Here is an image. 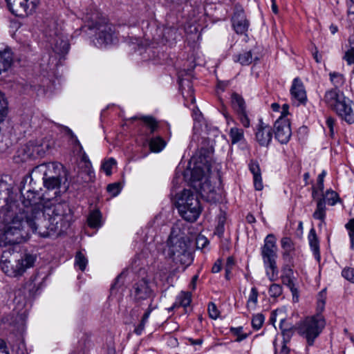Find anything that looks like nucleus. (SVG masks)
Returning a JSON list of instances; mask_svg holds the SVG:
<instances>
[{"instance_id": "nucleus-1", "label": "nucleus", "mask_w": 354, "mask_h": 354, "mask_svg": "<svg viewBox=\"0 0 354 354\" xmlns=\"http://www.w3.org/2000/svg\"><path fill=\"white\" fill-rule=\"evenodd\" d=\"M214 152V145L211 140H203L199 150V156L194 163L191 173L192 186L200 193L202 198L210 203L218 200V194L209 179L212 160L209 156Z\"/></svg>"}, {"instance_id": "nucleus-2", "label": "nucleus", "mask_w": 354, "mask_h": 354, "mask_svg": "<svg viewBox=\"0 0 354 354\" xmlns=\"http://www.w3.org/2000/svg\"><path fill=\"white\" fill-rule=\"evenodd\" d=\"M23 214H14L8 210L0 225V243L4 246L24 243L28 240L32 233L39 234L37 223Z\"/></svg>"}, {"instance_id": "nucleus-3", "label": "nucleus", "mask_w": 354, "mask_h": 354, "mask_svg": "<svg viewBox=\"0 0 354 354\" xmlns=\"http://www.w3.org/2000/svg\"><path fill=\"white\" fill-rule=\"evenodd\" d=\"M72 220V213L66 202L50 203L42 209L41 221L37 222L39 227V235L48 237L57 231H62L69 225Z\"/></svg>"}, {"instance_id": "nucleus-4", "label": "nucleus", "mask_w": 354, "mask_h": 354, "mask_svg": "<svg viewBox=\"0 0 354 354\" xmlns=\"http://www.w3.org/2000/svg\"><path fill=\"white\" fill-rule=\"evenodd\" d=\"M165 253L176 263L189 265L192 261V257L188 251V245L184 234L178 226L172 228Z\"/></svg>"}, {"instance_id": "nucleus-5", "label": "nucleus", "mask_w": 354, "mask_h": 354, "mask_svg": "<svg viewBox=\"0 0 354 354\" xmlns=\"http://www.w3.org/2000/svg\"><path fill=\"white\" fill-rule=\"evenodd\" d=\"M23 197L22 204L24 208L19 214H23L24 216H29L37 222L41 221L42 209V196L41 193L34 189L29 188L26 189L25 187L21 189Z\"/></svg>"}, {"instance_id": "nucleus-6", "label": "nucleus", "mask_w": 354, "mask_h": 354, "mask_svg": "<svg viewBox=\"0 0 354 354\" xmlns=\"http://www.w3.org/2000/svg\"><path fill=\"white\" fill-rule=\"evenodd\" d=\"M176 205L180 216L187 221H195L201 212L198 198L188 189H184L178 196Z\"/></svg>"}, {"instance_id": "nucleus-7", "label": "nucleus", "mask_w": 354, "mask_h": 354, "mask_svg": "<svg viewBox=\"0 0 354 354\" xmlns=\"http://www.w3.org/2000/svg\"><path fill=\"white\" fill-rule=\"evenodd\" d=\"M277 250L276 238L273 234H268L265 239L264 245L261 249V255L266 274L270 281H274L278 276L276 263Z\"/></svg>"}, {"instance_id": "nucleus-8", "label": "nucleus", "mask_w": 354, "mask_h": 354, "mask_svg": "<svg viewBox=\"0 0 354 354\" xmlns=\"http://www.w3.org/2000/svg\"><path fill=\"white\" fill-rule=\"evenodd\" d=\"M90 28H96L95 45L104 47L113 44L117 40L115 28L113 25L106 22H95L89 26Z\"/></svg>"}, {"instance_id": "nucleus-9", "label": "nucleus", "mask_w": 354, "mask_h": 354, "mask_svg": "<svg viewBox=\"0 0 354 354\" xmlns=\"http://www.w3.org/2000/svg\"><path fill=\"white\" fill-rule=\"evenodd\" d=\"M288 104L283 105L281 115L274 125L275 138L281 144H286L292 136L290 122L286 117L288 115Z\"/></svg>"}, {"instance_id": "nucleus-10", "label": "nucleus", "mask_w": 354, "mask_h": 354, "mask_svg": "<svg viewBox=\"0 0 354 354\" xmlns=\"http://www.w3.org/2000/svg\"><path fill=\"white\" fill-rule=\"evenodd\" d=\"M44 168V185L48 189H55L61 185V174L64 173L63 166L61 164L51 162L41 166Z\"/></svg>"}, {"instance_id": "nucleus-11", "label": "nucleus", "mask_w": 354, "mask_h": 354, "mask_svg": "<svg viewBox=\"0 0 354 354\" xmlns=\"http://www.w3.org/2000/svg\"><path fill=\"white\" fill-rule=\"evenodd\" d=\"M8 10L15 16L24 17L37 6L39 0H5Z\"/></svg>"}, {"instance_id": "nucleus-12", "label": "nucleus", "mask_w": 354, "mask_h": 354, "mask_svg": "<svg viewBox=\"0 0 354 354\" xmlns=\"http://www.w3.org/2000/svg\"><path fill=\"white\" fill-rule=\"evenodd\" d=\"M255 138L257 142L263 147H268L272 139V127L259 120L256 127Z\"/></svg>"}, {"instance_id": "nucleus-13", "label": "nucleus", "mask_w": 354, "mask_h": 354, "mask_svg": "<svg viewBox=\"0 0 354 354\" xmlns=\"http://www.w3.org/2000/svg\"><path fill=\"white\" fill-rule=\"evenodd\" d=\"M335 111L348 124L354 123V102L349 98L339 104Z\"/></svg>"}, {"instance_id": "nucleus-14", "label": "nucleus", "mask_w": 354, "mask_h": 354, "mask_svg": "<svg viewBox=\"0 0 354 354\" xmlns=\"http://www.w3.org/2000/svg\"><path fill=\"white\" fill-rule=\"evenodd\" d=\"M48 37V42L55 53L64 54L68 52L69 44L68 40L61 33L57 32L49 33Z\"/></svg>"}, {"instance_id": "nucleus-15", "label": "nucleus", "mask_w": 354, "mask_h": 354, "mask_svg": "<svg viewBox=\"0 0 354 354\" xmlns=\"http://www.w3.org/2000/svg\"><path fill=\"white\" fill-rule=\"evenodd\" d=\"M348 99L344 93L339 89L331 88L328 90L324 95L325 102L333 110L335 111L339 104H342L344 100Z\"/></svg>"}, {"instance_id": "nucleus-16", "label": "nucleus", "mask_w": 354, "mask_h": 354, "mask_svg": "<svg viewBox=\"0 0 354 354\" xmlns=\"http://www.w3.org/2000/svg\"><path fill=\"white\" fill-rule=\"evenodd\" d=\"M290 93L293 100L297 101L298 104H305L307 101L306 92L301 80L295 78L290 88Z\"/></svg>"}, {"instance_id": "nucleus-17", "label": "nucleus", "mask_w": 354, "mask_h": 354, "mask_svg": "<svg viewBox=\"0 0 354 354\" xmlns=\"http://www.w3.org/2000/svg\"><path fill=\"white\" fill-rule=\"evenodd\" d=\"M281 281L284 285L290 288L292 295L293 301L297 302L299 301V292L295 286L293 271L291 268L288 267L283 268L282 270Z\"/></svg>"}, {"instance_id": "nucleus-18", "label": "nucleus", "mask_w": 354, "mask_h": 354, "mask_svg": "<svg viewBox=\"0 0 354 354\" xmlns=\"http://www.w3.org/2000/svg\"><path fill=\"white\" fill-rule=\"evenodd\" d=\"M37 259L35 254L25 251L21 253L20 257L16 261L20 276L28 269L32 268Z\"/></svg>"}, {"instance_id": "nucleus-19", "label": "nucleus", "mask_w": 354, "mask_h": 354, "mask_svg": "<svg viewBox=\"0 0 354 354\" xmlns=\"http://www.w3.org/2000/svg\"><path fill=\"white\" fill-rule=\"evenodd\" d=\"M151 293V290L148 286V283L145 280H141L136 283L131 290V296L136 301L147 299Z\"/></svg>"}, {"instance_id": "nucleus-20", "label": "nucleus", "mask_w": 354, "mask_h": 354, "mask_svg": "<svg viewBox=\"0 0 354 354\" xmlns=\"http://www.w3.org/2000/svg\"><path fill=\"white\" fill-rule=\"evenodd\" d=\"M306 332H318L322 330L325 326L326 322L320 315L307 317L303 322Z\"/></svg>"}, {"instance_id": "nucleus-21", "label": "nucleus", "mask_w": 354, "mask_h": 354, "mask_svg": "<svg viewBox=\"0 0 354 354\" xmlns=\"http://www.w3.org/2000/svg\"><path fill=\"white\" fill-rule=\"evenodd\" d=\"M13 62V57L11 49L6 47L0 48V75L7 72Z\"/></svg>"}, {"instance_id": "nucleus-22", "label": "nucleus", "mask_w": 354, "mask_h": 354, "mask_svg": "<svg viewBox=\"0 0 354 354\" xmlns=\"http://www.w3.org/2000/svg\"><path fill=\"white\" fill-rule=\"evenodd\" d=\"M234 29L238 34L245 33L248 28L249 23L243 11H238L232 17Z\"/></svg>"}, {"instance_id": "nucleus-23", "label": "nucleus", "mask_w": 354, "mask_h": 354, "mask_svg": "<svg viewBox=\"0 0 354 354\" xmlns=\"http://www.w3.org/2000/svg\"><path fill=\"white\" fill-rule=\"evenodd\" d=\"M290 339V333H278L273 342L275 354H288L289 349L286 346V344Z\"/></svg>"}, {"instance_id": "nucleus-24", "label": "nucleus", "mask_w": 354, "mask_h": 354, "mask_svg": "<svg viewBox=\"0 0 354 354\" xmlns=\"http://www.w3.org/2000/svg\"><path fill=\"white\" fill-rule=\"evenodd\" d=\"M12 187L6 180L0 178V204L3 203L6 207L5 209L9 210V208H12V205L9 203L11 197Z\"/></svg>"}, {"instance_id": "nucleus-25", "label": "nucleus", "mask_w": 354, "mask_h": 354, "mask_svg": "<svg viewBox=\"0 0 354 354\" xmlns=\"http://www.w3.org/2000/svg\"><path fill=\"white\" fill-rule=\"evenodd\" d=\"M26 147L29 151L28 157H34L35 155L42 156L49 149L50 144L46 142L41 143L30 142Z\"/></svg>"}, {"instance_id": "nucleus-26", "label": "nucleus", "mask_w": 354, "mask_h": 354, "mask_svg": "<svg viewBox=\"0 0 354 354\" xmlns=\"http://www.w3.org/2000/svg\"><path fill=\"white\" fill-rule=\"evenodd\" d=\"M0 265L3 272L8 276L14 277L20 276L16 261L14 264L10 261L4 260L1 261Z\"/></svg>"}, {"instance_id": "nucleus-27", "label": "nucleus", "mask_w": 354, "mask_h": 354, "mask_svg": "<svg viewBox=\"0 0 354 354\" xmlns=\"http://www.w3.org/2000/svg\"><path fill=\"white\" fill-rule=\"evenodd\" d=\"M311 250L317 261L320 260L319 244L314 229H311L308 235Z\"/></svg>"}, {"instance_id": "nucleus-28", "label": "nucleus", "mask_w": 354, "mask_h": 354, "mask_svg": "<svg viewBox=\"0 0 354 354\" xmlns=\"http://www.w3.org/2000/svg\"><path fill=\"white\" fill-rule=\"evenodd\" d=\"M180 88L182 91V94L183 97L186 99L187 97L190 98V102L192 103L195 102V98L193 96V91L192 89V86L189 82H185L184 80H180L179 82Z\"/></svg>"}, {"instance_id": "nucleus-29", "label": "nucleus", "mask_w": 354, "mask_h": 354, "mask_svg": "<svg viewBox=\"0 0 354 354\" xmlns=\"http://www.w3.org/2000/svg\"><path fill=\"white\" fill-rule=\"evenodd\" d=\"M330 81L334 85L336 89L342 86L346 81L345 77L343 74L338 72H331L329 73Z\"/></svg>"}, {"instance_id": "nucleus-30", "label": "nucleus", "mask_w": 354, "mask_h": 354, "mask_svg": "<svg viewBox=\"0 0 354 354\" xmlns=\"http://www.w3.org/2000/svg\"><path fill=\"white\" fill-rule=\"evenodd\" d=\"M229 136L232 143L236 144L244 139V131L242 129L234 127L230 129Z\"/></svg>"}, {"instance_id": "nucleus-31", "label": "nucleus", "mask_w": 354, "mask_h": 354, "mask_svg": "<svg viewBox=\"0 0 354 354\" xmlns=\"http://www.w3.org/2000/svg\"><path fill=\"white\" fill-rule=\"evenodd\" d=\"M192 295L188 292H180L176 298L175 306H188L192 301Z\"/></svg>"}, {"instance_id": "nucleus-32", "label": "nucleus", "mask_w": 354, "mask_h": 354, "mask_svg": "<svg viewBox=\"0 0 354 354\" xmlns=\"http://www.w3.org/2000/svg\"><path fill=\"white\" fill-rule=\"evenodd\" d=\"M282 249L284 250L283 256L288 257L294 251L295 247L292 240L289 237H283L281 240Z\"/></svg>"}, {"instance_id": "nucleus-33", "label": "nucleus", "mask_w": 354, "mask_h": 354, "mask_svg": "<svg viewBox=\"0 0 354 354\" xmlns=\"http://www.w3.org/2000/svg\"><path fill=\"white\" fill-rule=\"evenodd\" d=\"M315 219H325L326 218V205L323 200H318L317 203V207L313 214Z\"/></svg>"}, {"instance_id": "nucleus-34", "label": "nucleus", "mask_w": 354, "mask_h": 354, "mask_svg": "<svg viewBox=\"0 0 354 354\" xmlns=\"http://www.w3.org/2000/svg\"><path fill=\"white\" fill-rule=\"evenodd\" d=\"M88 223L91 227H98L101 225V214L98 210L92 212L88 217Z\"/></svg>"}, {"instance_id": "nucleus-35", "label": "nucleus", "mask_w": 354, "mask_h": 354, "mask_svg": "<svg viewBox=\"0 0 354 354\" xmlns=\"http://www.w3.org/2000/svg\"><path fill=\"white\" fill-rule=\"evenodd\" d=\"M319 200H323L324 201V205L328 204L333 206L337 203L338 200V195L334 191L328 190L323 196V197Z\"/></svg>"}, {"instance_id": "nucleus-36", "label": "nucleus", "mask_w": 354, "mask_h": 354, "mask_svg": "<svg viewBox=\"0 0 354 354\" xmlns=\"http://www.w3.org/2000/svg\"><path fill=\"white\" fill-rule=\"evenodd\" d=\"M234 60L236 62H239L241 65H249L252 62V53L250 51L243 52L236 55Z\"/></svg>"}, {"instance_id": "nucleus-37", "label": "nucleus", "mask_w": 354, "mask_h": 354, "mask_svg": "<svg viewBox=\"0 0 354 354\" xmlns=\"http://www.w3.org/2000/svg\"><path fill=\"white\" fill-rule=\"evenodd\" d=\"M232 103L236 109L237 113L245 110V102L243 99L237 94H233L232 96Z\"/></svg>"}, {"instance_id": "nucleus-38", "label": "nucleus", "mask_w": 354, "mask_h": 354, "mask_svg": "<svg viewBox=\"0 0 354 354\" xmlns=\"http://www.w3.org/2000/svg\"><path fill=\"white\" fill-rule=\"evenodd\" d=\"M345 227L348 232L351 243V249L354 250V218L350 219L346 223Z\"/></svg>"}, {"instance_id": "nucleus-39", "label": "nucleus", "mask_w": 354, "mask_h": 354, "mask_svg": "<svg viewBox=\"0 0 354 354\" xmlns=\"http://www.w3.org/2000/svg\"><path fill=\"white\" fill-rule=\"evenodd\" d=\"M258 295L257 289L255 287L252 288L247 303L248 308H254L256 306L258 301Z\"/></svg>"}, {"instance_id": "nucleus-40", "label": "nucleus", "mask_w": 354, "mask_h": 354, "mask_svg": "<svg viewBox=\"0 0 354 354\" xmlns=\"http://www.w3.org/2000/svg\"><path fill=\"white\" fill-rule=\"evenodd\" d=\"M87 263L88 260L84 255L81 252H78L75 256V265L77 266L82 271H84L86 269Z\"/></svg>"}, {"instance_id": "nucleus-41", "label": "nucleus", "mask_w": 354, "mask_h": 354, "mask_svg": "<svg viewBox=\"0 0 354 354\" xmlns=\"http://www.w3.org/2000/svg\"><path fill=\"white\" fill-rule=\"evenodd\" d=\"M264 320H265V317L261 313H258V314L254 315L252 319V328L256 330H259L261 328V327L262 326V325L264 322Z\"/></svg>"}, {"instance_id": "nucleus-42", "label": "nucleus", "mask_w": 354, "mask_h": 354, "mask_svg": "<svg viewBox=\"0 0 354 354\" xmlns=\"http://www.w3.org/2000/svg\"><path fill=\"white\" fill-rule=\"evenodd\" d=\"M115 160L113 158H110L102 163V169L107 176H110L111 174L113 166L115 165Z\"/></svg>"}, {"instance_id": "nucleus-43", "label": "nucleus", "mask_w": 354, "mask_h": 354, "mask_svg": "<svg viewBox=\"0 0 354 354\" xmlns=\"http://www.w3.org/2000/svg\"><path fill=\"white\" fill-rule=\"evenodd\" d=\"M238 114V118L240 121V122L241 123V124L245 127V128H248L250 127V120L245 112V111H239L237 113Z\"/></svg>"}, {"instance_id": "nucleus-44", "label": "nucleus", "mask_w": 354, "mask_h": 354, "mask_svg": "<svg viewBox=\"0 0 354 354\" xmlns=\"http://www.w3.org/2000/svg\"><path fill=\"white\" fill-rule=\"evenodd\" d=\"M342 275L345 279H346L352 283H354V268H353L348 267V268H344L342 272Z\"/></svg>"}, {"instance_id": "nucleus-45", "label": "nucleus", "mask_w": 354, "mask_h": 354, "mask_svg": "<svg viewBox=\"0 0 354 354\" xmlns=\"http://www.w3.org/2000/svg\"><path fill=\"white\" fill-rule=\"evenodd\" d=\"M235 264L234 259L232 257H229L227 259V261L225 266V278L227 279H230V275L231 273V271Z\"/></svg>"}, {"instance_id": "nucleus-46", "label": "nucleus", "mask_w": 354, "mask_h": 354, "mask_svg": "<svg viewBox=\"0 0 354 354\" xmlns=\"http://www.w3.org/2000/svg\"><path fill=\"white\" fill-rule=\"evenodd\" d=\"M282 293V288L277 283H273L270 286L269 289V294L272 297H277Z\"/></svg>"}, {"instance_id": "nucleus-47", "label": "nucleus", "mask_w": 354, "mask_h": 354, "mask_svg": "<svg viewBox=\"0 0 354 354\" xmlns=\"http://www.w3.org/2000/svg\"><path fill=\"white\" fill-rule=\"evenodd\" d=\"M325 301H326V292L324 290L322 291L319 294L318 299H317V310L319 312H322L324 309L325 306Z\"/></svg>"}, {"instance_id": "nucleus-48", "label": "nucleus", "mask_w": 354, "mask_h": 354, "mask_svg": "<svg viewBox=\"0 0 354 354\" xmlns=\"http://www.w3.org/2000/svg\"><path fill=\"white\" fill-rule=\"evenodd\" d=\"M140 119L144 122L145 125L150 129L151 132H153L155 129V120L152 117L143 116Z\"/></svg>"}, {"instance_id": "nucleus-49", "label": "nucleus", "mask_w": 354, "mask_h": 354, "mask_svg": "<svg viewBox=\"0 0 354 354\" xmlns=\"http://www.w3.org/2000/svg\"><path fill=\"white\" fill-rule=\"evenodd\" d=\"M209 243L207 239L203 235H198L196 240V247L198 249H203Z\"/></svg>"}, {"instance_id": "nucleus-50", "label": "nucleus", "mask_w": 354, "mask_h": 354, "mask_svg": "<svg viewBox=\"0 0 354 354\" xmlns=\"http://www.w3.org/2000/svg\"><path fill=\"white\" fill-rule=\"evenodd\" d=\"M107 192L112 196H116L120 192V185L118 183L110 184L107 186Z\"/></svg>"}, {"instance_id": "nucleus-51", "label": "nucleus", "mask_w": 354, "mask_h": 354, "mask_svg": "<svg viewBox=\"0 0 354 354\" xmlns=\"http://www.w3.org/2000/svg\"><path fill=\"white\" fill-rule=\"evenodd\" d=\"M208 313L209 317L213 319H216L218 317L219 312L214 304L210 303L208 305Z\"/></svg>"}, {"instance_id": "nucleus-52", "label": "nucleus", "mask_w": 354, "mask_h": 354, "mask_svg": "<svg viewBox=\"0 0 354 354\" xmlns=\"http://www.w3.org/2000/svg\"><path fill=\"white\" fill-rule=\"evenodd\" d=\"M344 59L348 65L353 66L351 73L352 75H354V53L346 52Z\"/></svg>"}, {"instance_id": "nucleus-53", "label": "nucleus", "mask_w": 354, "mask_h": 354, "mask_svg": "<svg viewBox=\"0 0 354 354\" xmlns=\"http://www.w3.org/2000/svg\"><path fill=\"white\" fill-rule=\"evenodd\" d=\"M254 185L257 190L261 191L263 188L261 174L253 176Z\"/></svg>"}, {"instance_id": "nucleus-54", "label": "nucleus", "mask_w": 354, "mask_h": 354, "mask_svg": "<svg viewBox=\"0 0 354 354\" xmlns=\"http://www.w3.org/2000/svg\"><path fill=\"white\" fill-rule=\"evenodd\" d=\"M304 338L307 341L308 345L313 344L315 339L318 337L319 333H301Z\"/></svg>"}, {"instance_id": "nucleus-55", "label": "nucleus", "mask_w": 354, "mask_h": 354, "mask_svg": "<svg viewBox=\"0 0 354 354\" xmlns=\"http://www.w3.org/2000/svg\"><path fill=\"white\" fill-rule=\"evenodd\" d=\"M224 223H225V217L224 216H220L218 218V226L216 228V233L218 236H221L224 231Z\"/></svg>"}, {"instance_id": "nucleus-56", "label": "nucleus", "mask_w": 354, "mask_h": 354, "mask_svg": "<svg viewBox=\"0 0 354 354\" xmlns=\"http://www.w3.org/2000/svg\"><path fill=\"white\" fill-rule=\"evenodd\" d=\"M326 175V171L323 170L322 172L319 174L317 177V189L322 191L324 189V179Z\"/></svg>"}, {"instance_id": "nucleus-57", "label": "nucleus", "mask_w": 354, "mask_h": 354, "mask_svg": "<svg viewBox=\"0 0 354 354\" xmlns=\"http://www.w3.org/2000/svg\"><path fill=\"white\" fill-rule=\"evenodd\" d=\"M166 146V142L160 137L156 136V153L161 151Z\"/></svg>"}, {"instance_id": "nucleus-58", "label": "nucleus", "mask_w": 354, "mask_h": 354, "mask_svg": "<svg viewBox=\"0 0 354 354\" xmlns=\"http://www.w3.org/2000/svg\"><path fill=\"white\" fill-rule=\"evenodd\" d=\"M153 308L151 307V306H149L148 310L145 313L143 317H142V321H141V324L139 326V330H143V326L145 324V323L147 322V319L149 318L151 313L153 311Z\"/></svg>"}, {"instance_id": "nucleus-59", "label": "nucleus", "mask_w": 354, "mask_h": 354, "mask_svg": "<svg viewBox=\"0 0 354 354\" xmlns=\"http://www.w3.org/2000/svg\"><path fill=\"white\" fill-rule=\"evenodd\" d=\"M250 170L253 174V176L261 174L259 165L257 162H251L250 164Z\"/></svg>"}, {"instance_id": "nucleus-60", "label": "nucleus", "mask_w": 354, "mask_h": 354, "mask_svg": "<svg viewBox=\"0 0 354 354\" xmlns=\"http://www.w3.org/2000/svg\"><path fill=\"white\" fill-rule=\"evenodd\" d=\"M334 124L335 120L330 117L327 118L326 119V125L330 131V136H333L334 135Z\"/></svg>"}, {"instance_id": "nucleus-61", "label": "nucleus", "mask_w": 354, "mask_h": 354, "mask_svg": "<svg viewBox=\"0 0 354 354\" xmlns=\"http://www.w3.org/2000/svg\"><path fill=\"white\" fill-rule=\"evenodd\" d=\"M222 262L220 259H218L214 264L212 271L214 273H218L221 270Z\"/></svg>"}, {"instance_id": "nucleus-62", "label": "nucleus", "mask_w": 354, "mask_h": 354, "mask_svg": "<svg viewBox=\"0 0 354 354\" xmlns=\"http://www.w3.org/2000/svg\"><path fill=\"white\" fill-rule=\"evenodd\" d=\"M0 352L4 353L5 354H10L8 350L7 343L2 339H0Z\"/></svg>"}, {"instance_id": "nucleus-63", "label": "nucleus", "mask_w": 354, "mask_h": 354, "mask_svg": "<svg viewBox=\"0 0 354 354\" xmlns=\"http://www.w3.org/2000/svg\"><path fill=\"white\" fill-rule=\"evenodd\" d=\"M8 114V109L6 106L0 108V123L2 122Z\"/></svg>"}, {"instance_id": "nucleus-64", "label": "nucleus", "mask_w": 354, "mask_h": 354, "mask_svg": "<svg viewBox=\"0 0 354 354\" xmlns=\"http://www.w3.org/2000/svg\"><path fill=\"white\" fill-rule=\"evenodd\" d=\"M348 12L349 13H354V0H347Z\"/></svg>"}]
</instances>
